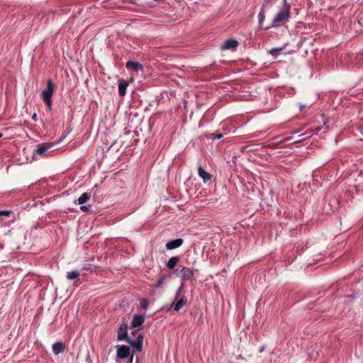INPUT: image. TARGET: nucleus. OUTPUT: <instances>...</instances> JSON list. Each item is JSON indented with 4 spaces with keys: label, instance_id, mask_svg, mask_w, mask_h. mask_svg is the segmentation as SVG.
Masks as SVG:
<instances>
[{
    "label": "nucleus",
    "instance_id": "nucleus-1",
    "mask_svg": "<svg viewBox=\"0 0 363 363\" xmlns=\"http://www.w3.org/2000/svg\"><path fill=\"white\" fill-rule=\"evenodd\" d=\"M283 6L277 12V13L274 16L272 20V26L275 27L281 23H284L288 21L290 17V11L291 6L286 1V0L283 1Z\"/></svg>",
    "mask_w": 363,
    "mask_h": 363
},
{
    "label": "nucleus",
    "instance_id": "nucleus-2",
    "mask_svg": "<svg viewBox=\"0 0 363 363\" xmlns=\"http://www.w3.org/2000/svg\"><path fill=\"white\" fill-rule=\"evenodd\" d=\"M55 91V84L51 79L47 81V88L42 91V97L49 109L52 108V96Z\"/></svg>",
    "mask_w": 363,
    "mask_h": 363
},
{
    "label": "nucleus",
    "instance_id": "nucleus-3",
    "mask_svg": "<svg viewBox=\"0 0 363 363\" xmlns=\"http://www.w3.org/2000/svg\"><path fill=\"white\" fill-rule=\"evenodd\" d=\"M178 273L182 274V279L183 281H186L190 279L194 275V270L191 268L185 267L180 266L179 268L177 269Z\"/></svg>",
    "mask_w": 363,
    "mask_h": 363
},
{
    "label": "nucleus",
    "instance_id": "nucleus-4",
    "mask_svg": "<svg viewBox=\"0 0 363 363\" xmlns=\"http://www.w3.org/2000/svg\"><path fill=\"white\" fill-rule=\"evenodd\" d=\"M54 144H42L38 146L35 153L38 155H40L42 157L48 156L49 155V152H50V150L53 147Z\"/></svg>",
    "mask_w": 363,
    "mask_h": 363
},
{
    "label": "nucleus",
    "instance_id": "nucleus-5",
    "mask_svg": "<svg viewBox=\"0 0 363 363\" xmlns=\"http://www.w3.org/2000/svg\"><path fill=\"white\" fill-rule=\"evenodd\" d=\"M129 347L125 345L117 347V356L121 359H125L129 356Z\"/></svg>",
    "mask_w": 363,
    "mask_h": 363
},
{
    "label": "nucleus",
    "instance_id": "nucleus-6",
    "mask_svg": "<svg viewBox=\"0 0 363 363\" xmlns=\"http://www.w3.org/2000/svg\"><path fill=\"white\" fill-rule=\"evenodd\" d=\"M128 342L131 345V346L133 348L136 349L138 351H141L143 345V337L140 334L138 335L135 340L131 341L129 339L128 340Z\"/></svg>",
    "mask_w": 363,
    "mask_h": 363
},
{
    "label": "nucleus",
    "instance_id": "nucleus-7",
    "mask_svg": "<svg viewBox=\"0 0 363 363\" xmlns=\"http://www.w3.org/2000/svg\"><path fill=\"white\" fill-rule=\"evenodd\" d=\"M184 242L183 239L177 238L175 240H172L166 243V247L167 250H174L177 247H179Z\"/></svg>",
    "mask_w": 363,
    "mask_h": 363
},
{
    "label": "nucleus",
    "instance_id": "nucleus-8",
    "mask_svg": "<svg viewBox=\"0 0 363 363\" xmlns=\"http://www.w3.org/2000/svg\"><path fill=\"white\" fill-rule=\"evenodd\" d=\"M118 339L119 340H128L127 325L123 324L118 330Z\"/></svg>",
    "mask_w": 363,
    "mask_h": 363
},
{
    "label": "nucleus",
    "instance_id": "nucleus-9",
    "mask_svg": "<svg viewBox=\"0 0 363 363\" xmlns=\"http://www.w3.org/2000/svg\"><path fill=\"white\" fill-rule=\"evenodd\" d=\"M198 174L204 183H206L211 179V174L207 172L201 166L198 168Z\"/></svg>",
    "mask_w": 363,
    "mask_h": 363
},
{
    "label": "nucleus",
    "instance_id": "nucleus-10",
    "mask_svg": "<svg viewBox=\"0 0 363 363\" xmlns=\"http://www.w3.org/2000/svg\"><path fill=\"white\" fill-rule=\"evenodd\" d=\"M52 352L55 355L61 354L65 350V345L62 342H57L52 345Z\"/></svg>",
    "mask_w": 363,
    "mask_h": 363
},
{
    "label": "nucleus",
    "instance_id": "nucleus-11",
    "mask_svg": "<svg viewBox=\"0 0 363 363\" xmlns=\"http://www.w3.org/2000/svg\"><path fill=\"white\" fill-rule=\"evenodd\" d=\"M128 69L130 70H134V71H141L143 70V65L138 62L134 61H128L125 65Z\"/></svg>",
    "mask_w": 363,
    "mask_h": 363
},
{
    "label": "nucleus",
    "instance_id": "nucleus-12",
    "mask_svg": "<svg viewBox=\"0 0 363 363\" xmlns=\"http://www.w3.org/2000/svg\"><path fill=\"white\" fill-rule=\"evenodd\" d=\"M145 320V318L142 315H135L131 322V326L133 328L140 326Z\"/></svg>",
    "mask_w": 363,
    "mask_h": 363
},
{
    "label": "nucleus",
    "instance_id": "nucleus-13",
    "mask_svg": "<svg viewBox=\"0 0 363 363\" xmlns=\"http://www.w3.org/2000/svg\"><path fill=\"white\" fill-rule=\"evenodd\" d=\"M238 45V43L237 40L233 39H230L226 40L221 46L223 50H228L232 48H235Z\"/></svg>",
    "mask_w": 363,
    "mask_h": 363
},
{
    "label": "nucleus",
    "instance_id": "nucleus-14",
    "mask_svg": "<svg viewBox=\"0 0 363 363\" xmlns=\"http://www.w3.org/2000/svg\"><path fill=\"white\" fill-rule=\"evenodd\" d=\"M128 86V82L123 79L118 80V93L120 96H123L126 93V89Z\"/></svg>",
    "mask_w": 363,
    "mask_h": 363
},
{
    "label": "nucleus",
    "instance_id": "nucleus-15",
    "mask_svg": "<svg viewBox=\"0 0 363 363\" xmlns=\"http://www.w3.org/2000/svg\"><path fill=\"white\" fill-rule=\"evenodd\" d=\"M179 261V258L178 257H172L168 260L166 266L168 269H173L178 264Z\"/></svg>",
    "mask_w": 363,
    "mask_h": 363
},
{
    "label": "nucleus",
    "instance_id": "nucleus-16",
    "mask_svg": "<svg viewBox=\"0 0 363 363\" xmlns=\"http://www.w3.org/2000/svg\"><path fill=\"white\" fill-rule=\"evenodd\" d=\"M186 303L187 299L185 297H182L176 303L174 306V310L175 311H179Z\"/></svg>",
    "mask_w": 363,
    "mask_h": 363
},
{
    "label": "nucleus",
    "instance_id": "nucleus-17",
    "mask_svg": "<svg viewBox=\"0 0 363 363\" xmlns=\"http://www.w3.org/2000/svg\"><path fill=\"white\" fill-rule=\"evenodd\" d=\"M90 199V194L88 193H84L77 200L78 204L82 205L86 203Z\"/></svg>",
    "mask_w": 363,
    "mask_h": 363
},
{
    "label": "nucleus",
    "instance_id": "nucleus-18",
    "mask_svg": "<svg viewBox=\"0 0 363 363\" xmlns=\"http://www.w3.org/2000/svg\"><path fill=\"white\" fill-rule=\"evenodd\" d=\"M284 50V48H272L269 50V53L274 57H276L280 52Z\"/></svg>",
    "mask_w": 363,
    "mask_h": 363
},
{
    "label": "nucleus",
    "instance_id": "nucleus-19",
    "mask_svg": "<svg viewBox=\"0 0 363 363\" xmlns=\"http://www.w3.org/2000/svg\"><path fill=\"white\" fill-rule=\"evenodd\" d=\"M79 276V273L78 271H72L70 272H68L67 274V278L68 279H77Z\"/></svg>",
    "mask_w": 363,
    "mask_h": 363
},
{
    "label": "nucleus",
    "instance_id": "nucleus-20",
    "mask_svg": "<svg viewBox=\"0 0 363 363\" xmlns=\"http://www.w3.org/2000/svg\"><path fill=\"white\" fill-rule=\"evenodd\" d=\"M164 280H165V277H162L159 279V280L154 285V287L155 288H160L161 287L164 282Z\"/></svg>",
    "mask_w": 363,
    "mask_h": 363
},
{
    "label": "nucleus",
    "instance_id": "nucleus-21",
    "mask_svg": "<svg viewBox=\"0 0 363 363\" xmlns=\"http://www.w3.org/2000/svg\"><path fill=\"white\" fill-rule=\"evenodd\" d=\"M10 211H0V216H9Z\"/></svg>",
    "mask_w": 363,
    "mask_h": 363
},
{
    "label": "nucleus",
    "instance_id": "nucleus-22",
    "mask_svg": "<svg viewBox=\"0 0 363 363\" xmlns=\"http://www.w3.org/2000/svg\"><path fill=\"white\" fill-rule=\"evenodd\" d=\"M223 137V135L221 134H213V139H220Z\"/></svg>",
    "mask_w": 363,
    "mask_h": 363
},
{
    "label": "nucleus",
    "instance_id": "nucleus-23",
    "mask_svg": "<svg viewBox=\"0 0 363 363\" xmlns=\"http://www.w3.org/2000/svg\"><path fill=\"white\" fill-rule=\"evenodd\" d=\"M264 14L260 13V14H259V21H260V22H261V21H264Z\"/></svg>",
    "mask_w": 363,
    "mask_h": 363
},
{
    "label": "nucleus",
    "instance_id": "nucleus-24",
    "mask_svg": "<svg viewBox=\"0 0 363 363\" xmlns=\"http://www.w3.org/2000/svg\"><path fill=\"white\" fill-rule=\"evenodd\" d=\"M32 118H33L34 121H36V120H37V113H34L32 115Z\"/></svg>",
    "mask_w": 363,
    "mask_h": 363
},
{
    "label": "nucleus",
    "instance_id": "nucleus-25",
    "mask_svg": "<svg viewBox=\"0 0 363 363\" xmlns=\"http://www.w3.org/2000/svg\"><path fill=\"white\" fill-rule=\"evenodd\" d=\"M81 210L83 211H86L88 210V208L86 206H82Z\"/></svg>",
    "mask_w": 363,
    "mask_h": 363
},
{
    "label": "nucleus",
    "instance_id": "nucleus-26",
    "mask_svg": "<svg viewBox=\"0 0 363 363\" xmlns=\"http://www.w3.org/2000/svg\"><path fill=\"white\" fill-rule=\"evenodd\" d=\"M264 347H262L260 349H259V352H262L264 350Z\"/></svg>",
    "mask_w": 363,
    "mask_h": 363
},
{
    "label": "nucleus",
    "instance_id": "nucleus-27",
    "mask_svg": "<svg viewBox=\"0 0 363 363\" xmlns=\"http://www.w3.org/2000/svg\"><path fill=\"white\" fill-rule=\"evenodd\" d=\"M272 0H264V4H268L269 2H270Z\"/></svg>",
    "mask_w": 363,
    "mask_h": 363
},
{
    "label": "nucleus",
    "instance_id": "nucleus-28",
    "mask_svg": "<svg viewBox=\"0 0 363 363\" xmlns=\"http://www.w3.org/2000/svg\"><path fill=\"white\" fill-rule=\"evenodd\" d=\"M319 130H320L319 128H316L313 134L318 133Z\"/></svg>",
    "mask_w": 363,
    "mask_h": 363
},
{
    "label": "nucleus",
    "instance_id": "nucleus-29",
    "mask_svg": "<svg viewBox=\"0 0 363 363\" xmlns=\"http://www.w3.org/2000/svg\"><path fill=\"white\" fill-rule=\"evenodd\" d=\"M305 107H306V106H304V105H303V106H300V109H302V108H305Z\"/></svg>",
    "mask_w": 363,
    "mask_h": 363
},
{
    "label": "nucleus",
    "instance_id": "nucleus-30",
    "mask_svg": "<svg viewBox=\"0 0 363 363\" xmlns=\"http://www.w3.org/2000/svg\"><path fill=\"white\" fill-rule=\"evenodd\" d=\"M83 269L84 270H87L88 269V267H84Z\"/></svg>",
    "mask_w": 363,
    "mask_h": 363
},
{
    "label": "nucleus",
    "instance_id": "nucleus-31",
    "mask_svg": "<svg viewBox=\"0 0 363 363\" xmlns=\"http://www.w3.org/2000/svg\"><path fill=\"white\" fill-rule=\"evenodd\" d=\"M3 135L0 133V138H1Z\"/></svg>",
    "mask_w": 363,
    "mask_h": 363
}]
</instances>
